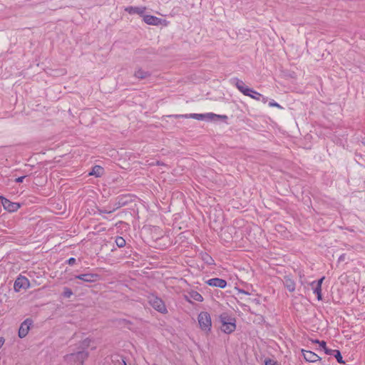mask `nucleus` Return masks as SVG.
Instances as JSON below:
<instances>
[{
  "label": "nucleus",
  "instance_id": "f03ea898",
  "mask_svg": "<svg viewBox=\"0 0 365 365\" xmlns=\"http://www.w3.org/2000/svg\"><path fill=\"white\" fill-rule=\"evenodd\" d=\"M88 352L87 351H78L76 353L66 354L64 359L67 363L73 365H82L88 357Z\"/></svg>",
  "mask_w": 365,
  "mask_h": 365
},
{
  "label": "nucleus",
  "instance_id": "f704fd0d",
  "mask_svg": "<svg viewBox=\"0 0 365 365\" xmlns=\"http://www.w3.org/2000/svg\"><path fill=\"white\" fill-rule=\"evenodd\" d=\"M123 364H124V365H126V363H125V361H123Z\"/></svg>",
  "mask_w": 365,
  "mask_h": 365
},
{
  "label": "nucleus",
  "instance_id": "20e7f679",
  "mask_svg": "<svg viewBox=\"0 0 365 365\" xmlns=\"http://www.w3.org/2000/svg\"><path fill=\"white\" fill-rule=\"evenodd\" d=\"M200 328L205 333H209L212 328L211 316L207 312H201L197 317Z\"/></svg>",
  "mask_w": 365,
  "mask_h": 365
},
{
  "label": "nucleus",
  "instance_id": "2eb2a0df",
  "mask_svg": "<svg viewBox=\"0 0 365 365\" xmlns=\"http://www.w3.org/2000/svg\"><path fill=\"white\" fill-rule=\"evenodd\" d=\"M284 286L287 289V290L290 292H293L296 288V284L294 281L289 277H284L283 280Z\"/></svg>",
  "mask_w": 365,
  "mask_h": 365
},
{
  "label": "nucleus",
  "instance_id": "6e6552de",
  "mask_svg": "<svg viewBox=\"0 0 365 365\" xmlns=\"http://www.w3.org/2000/svg\"><path fill=\"white\" fill-rule=\"evenodd\" d=\"M32 324V319L29 318L25 319L20 325L18 333L19 336L21 339L26 336Z\"/></svg>",
  "mask_w": 365,
  "mask_h": 365
},
{
  "label": "nucleus",
  "instance_id": "c9c22d12",
  "mask_svg": "<svg viewBox=\"0 0 365 365\" xmlns=\"http://www.w3.org/2000/svg\"><path fill=\"white\" fill-rule=\"evenodd\" d=\"M363 144H364V145H365V141H364V142H363Z\"/></svg>",
  "mask_w": 365,
  "mask_h": 365
},
{
  "label": "nucleus",
  "instance_id": "473e14b6",
  "mask_svg": "<svg viewBox=\"0 0 365 365\" xmlns=\"http://www.w3.org/2000/svg\"><path fill=\"white\" fill-rule=\"evenodd\" d=\"M321 341L318 340V339H315V340H312V342L314 343V344H319Z\"/></svg>",
  "mask_w": 365,
  "mask_h": 365
},
{
  "label": "nucleus",
  "instance_id": "b1692460",
  "mask_svg": "<svg viewBox=\"0 0 365 365\" xmlns=\"http://www.w3.org/2000/svg\"><path fill=\"white\" fill-rule=\"evenodd\" d=\"M324 352L327 355L334 356L335 352L336 351V349H331L327 347H326L325 349H324Z\"/></svg>",
  "mask_w": 365,
  "mask_h": 365
},
{
  "label": "nucleus",
  "instance_id": "6ab92c4d",
  "mask_svg": "<svg viewBox=\"0 0 365 365\" xmlns=\"http://www.w3.org/2000/svg\"><path fill=\"white\" fill-rule=\"evenodd\" d=\"M104 170L100 165H95L92 171L89 173L90 175H94L96 177H101L103 174Z\"/></svg>",
  "mask_w": 365,
  "mask_h": 365
},
{
  "label": "nucleus",
  "instance_id": "72a5a7b5",
  "mask_svg": "<svg viewBox=\"0 0 365 365\" xmlns=\"http://www.w3.org/2000/svg\"><path fill=\"white\" fill-rule=\"evenodd\" d=\"M101 212L110 213L111 212L110 211H108V212H107V211H101Z\"/></svg>",
  "mask_w": 365,
  "mask_h": 365
},
{
  "label": "nucleus",
  "instance_id": "7ed1b4c3",
  "mask_svg": "<svg viewBox=\"0 0 365 365\" xmlns=\"http://www.w3.org/2000/svg\"><path fill=\"white\" fill-rule=\"evenodd\" d=\"M220 320L222 324L221 330L225 334H231L236 329V319L230 317L227 314H222L220 316Z\"/></svg>",
  "mask_w": 365,
  "mask_h": 365
},
{
  "label": "nucleus",
  "instance_id": "4468645a",
  "mask_svg": "<svg viewBox=\"0 0 365 365\" xmlns=\"http://www.w3.org/2000/svg\"><path fill=\"white\" fill-rule=\"evenodd\" d=\"M143 21L149 25L158 26L161 23V19L152 15H145L143 16Z\"/></svg>",
  "mask_w": 365,
  "mask_h": 365
},
{
  "label": "nucleus",
  "instance_id": "423d86ee",
  "mask_svg": "<svg viewBox=\"0 0 365 365\" xmlns=\"http://www.w3.org/2000/svg\"><path fill=\"white\" fill-rule=\"evenodd\" d=\"M174 116L175 118H194V119H196L198 120H202L205 118H208L209 119L212 120L215 118L221 117L220 115L214 114L212 113H209L207 114L191 113V114H185V115H175Z\"/></svg>",
  "mask_w": 365,
  "mask_h": 365
},
{
  "label": "nucleus",
  "instance_id": "2f4dec72",
  "mask_svg": "<svg viewBox=\"0 0 365 365\" xmlns=\"http://www.w3.org/2000/svg\"><path fill=\"white\" fill-rule=\"evenodd\" d=\"M239 292H240V293L245 294H247V295H249V294H250V293H249V292H246V291H245V290H243V289H239Z\"/></svg>",
  "mask_w": 365,
  "mask_h": 365
},
{
  "label": "nucleus",
  "instance_id": "dca6fc26",
  "mask_svg": "<svg viewBox=\"0 0 365 365\" xmlns=\"http://www.w3.org/2000/svg\"><path fill=\"white\" fill-rule=\"evenodd\" d=\"M125 11H127L129 14H139L142 15L144 14L145 11V7H138V6H128L125 9Z\"/></svg>",
  "mask_w": 365,
  "mask_h": 365
},
{
  "label": "nucleus",
  "instance_id": "393cba45",
  "mask_svg": "<svg viewBox=\"0 0 365 365\" xmlns=\"http://www.w3.org/2000/svg\"><path fill=\"white\" fill-rule=\"evenodd\" d=\"M269 106L270 107H277V108H282V106L278 103L275 102L274 100H272L271 101H269Z\"/></svg>",
  "mask_w": 365,
  "mask_h": 365
},
{
  "label": "nucleus",
  "instance_id": "aec40b11",
  "mask_svg": "<svg viewBox=\"0 0 365 365\" xmlns=\"http://www.w3.org/2000/svg\"><path fill=\"white\" fill-rule=\"evenodd\" d=\"M201 259L202 261L208 265L214 264V259L212 257L206 252L200 253Z\"/></svg>",
  "mask_w": 365,
  "mask_h": 365
},
{
  "label": "nucleus",
  "instance_id": "ddd939ff",
  "mask_svg": "<svg viewBox=\"0 0 365 365\" xmlns=\"http://www.w3.org/2000/svg\"><path fill=\"white\" fill-rule=\"evenodd\" d=\"M206 283L211 287L225 288L227 286V282L220 278H212L208 279Z\"/></svg>",
  "mask_w": 365,
  "mask_h": 365
},
{
  "label": "nucleus",
  "instance_id": "5701e85b",
  "mask_svg": "<svg viewBox=\"0 0 365 365\" xmlns=\"http://www.w3.org/2000/svg\"><path fill=\"white\" fill-rule=\"evenodd\" d=\"M334 356L336 358V361L340 364H344V361H343L342 356L341 354V352L339 350H336L335 352Z\"/></svg>",
  "mask_w": 365,
  "mask_h": 365
},
{
  "label": "nucleus",
  "instance_id": "9b49d317",
  "mask_svg": "<svg viewBox=\"0 0 365 365\" xmlns=\"http://www.w3.org/2000/svg\"><path fill=\"white\" fill-rule=\"evenodd\" d=\"M75 278L81 279L86 282H94L100 279V275L98 274L86 273L76 275Z\"/></svg>",
  "mask_w": 365,
  "mask_h": 365
},
{
  "label": "nucleus",
  "instance_id": "a211bd4d",
  "mask_svg": "<svg viewBox=\"0 0 365 365\" xmlns=\"http://www.w3.org/2000/svg\"><path fill=\"white\" fill-rule=\"evenodd\" d=\"M188 297L196 302H201L203 301V297L198 292L192 290L188 293Z\"/></svg>",
  "mask_w": 365,
  "mask_h": 365
},
{
  "label": "nucleus",
  "instance_id": "9d476101",
  "mask_svg": "<svg viewBox=\"0 0 365 365\" xmlns=\"http://www.w3.org/2000/svg\"><path fill=\"white\" fill-rule=\"evenodd\" d=\"M0 200L4 208L9 212H15L20 208V205L19 203L11 202L4 196H0Z\"/></svg>",
  "mask_w": 365,
  "mask_h": 365
},
{
  "label": "nucleus",
  "instance_id": "c756f323",
  "mask_svg": "<svg viewBox=\"0 0 365 365\" xmlns=\"http://www.w3.org/2000/svg\"><path fill=\"white\" fill-rule=\"evenodd\" d=\"M267 101H268L267 97H265V96H264L263 95H262V98H261V99H260V101H262V102H263L264 103H266L267 102Z\"/></svg>",
  "mask_w": 365,
  "mask_h": 365
},
{
  "label": "nucleus",
  "instance_id": "0eeeda50",
  "mask_svg": "<svg viewBox=\"0 0 365 365\" xmlns=\"http://www.w3.org/2000/svg\"><path fill=\"white\" fill-rule=\"evenodd\" d=\"M30 287V282L24 276L19 275L15 280L14 284V289L16 292H19L21 289H26Z\"/></svg>",
  "mask_w": 365,
  "mask_h": 365
},
{
  "label": "nucleus",
  "instance_id": "412c9836",
  "mask_svg": "<svg viewBox=\"0 0 365 365\" xmlns=\"http://www.w3.org/2000/svg\"><path fill=\"white\" fill-rule=\"evenodd\" d=\"M115 242L116 245L119 248L124 247L126 244L125 239L123 237H119V236L115 238Z\"/></svg>",
  "mask_w": 365,
  "mask_h": 365
},
{
  "label": "nucleus",
  "instance_id": "a878e982",
  "mask_svg": "<svg viewBox=\"0 0 365 365\" xmlns=\"http://www.w3.org/2000/svg\"><path fill=\"white\" fill-rule=\"evenodd\" d=\"M265 365H278V364L272 359H267L265 360Z\"/></svg>",
  "mask_w": 365,
  "mask_h": 365
},
{
  "label": "nucleus",
  "instance_id": "c85d7f7f",
  "mask_svg": "<svg viewBox=\"0 0 365 365\" xmlns=\"http://www.w3.org/2000/svg\"><path fill=\"white\" fill-rule=\"evenodd\" d=\"M319 344L320 347H322L323 349H325L327 347V344L324 341H321Z\"/></svg>",
  "mask_w": 365,
  "mask_h": 365
},
{
  "label": "nucleus",
  "instance_id": "1a4fd4ad",
  "mask_svg": "<svg viewBox=\"0 0 365 365\" xmlns=\"http://www.w3.org/2000/svg\"><path fill=\"white\" fill-rule=\"evenodd\" d=\"M324 279L325 277H322L318 281H313L310 283V286L313 290V292L317 295V299L319 301L322 299V284Z\"/></svg>",
  "mask_w": 365,
  "mask_h": 365
},
{
  "label": "nucleus",
  "instance_id": "bb28decb",
  "mask_svg": "<svg viewBox=\"0 0 365 365\" xmlns=\"http://www.w3.org/2000/svg\"><path fill=\"white\" fill-rule=\"evenodd\" d=\"M76 262V259L74 257H71L67 260V263L69 265H73Z\"/></svg>",
  "mask_w": 365,
  "mask_h": 365
},
{
  "label": "nucleus",
  "instance_id": "f3484780",
  "mask_svg": "<svg viewBox=\"0 0 365 365\" xmlns=\"http://www.w3.org/2000/svg\"><path fill=\"white\" fill-rule=\"evenodd\" d=\"M150 76L149 71L138 68L134 73V76L138 79H145Z\"/></svg>",
  "mask_w": 365,
  "mask_h": 365
},
{
  "label": "nucleus",
  "instance_id": "f257e3e1",
  "mask_svg": "<svg viewBox=\"0 0 365 365\" xmlns=\"http://www.w3.org/2000/svg\"><path fill=\"white\" fill-rule=\"evenodd\" d=\"M231 82L245 96H249L256 101H260L262 94L245 86V83L237 78L231 79Z\"/></svg>",
  "mask_w": 365,
  "mask_h": 365
},
{
  "label": "nucleus",
  "instance_id": "7c9ffc66",
  "mask_svg": "<svg viewBox=\"0 0 365 365\" xmlns=\"http://www.w3.org/2000/svg\"><path fill=\"white\" fill-rule=\"evenodd\" d=\"M5 342V339L4 337H0V349L2 347Z\"/></svg>",
  "mask_w": 365,
  "mask_h": 365
},
{
  "label": "nucleus",
  "instance_id": "39448f33",
  "mask_svg": "<svg viewBox=\"0 0 365 365\" xmlns=\"http://www.w3.org/2000/svg\"><path fill=\"white\" fill-rule=\"evenodd\" d=\"M149 304L156 311L165 314L167 313L168 310L164 302L155 295H151L148 297Z\"/></svg>",
  "mask_w": 365,
  "mask_h": 365
},
{
  "label": "nucleus",
  "instance_id": "f8f14e48",
  "mask_svg": "<svg viewBox=\"0 0 365 365\" xmlns=\"http://www.w3.org/2000/svg\"><path fill=\"white\" fill-rule=\"evenodd\" d=\"M304 359L309 362H317L321 360V358L315 353L311 351L302 350Z\"/></svg>",
  "mask_w": 365,
  "mask_h": 365
},
{
  "label": "nucleus",
  "instance_id": "4be33fe9",
  "mask_svg": "<svg viewBox=\"0 0 365 365\" xmlns=\"http://www.w3.org/2000/svg\"><path fill=\"white\" fill-rule=\"evenodd\" d=\"M73 294V292L71 291V289L68 287H64L63 289V296L66 298H69L72 296Z\"/></svg>",
  "mask_w": 365,
  "mask_h": 365
},
{
  "label": "nucleus",
  "instance_id": "cd10ccee",
  "mask_svg": "<svg viewBox=\"0 0 365 365\" xmlns=\"http://www.w3.org/2000/svg\"><path fill=\"white\" fill-rule=\"evenodd\" d=\"M25 178V176H21L17 178L15 181L18 183L22 182L24 181V179Z\"/></svg>",
  "mask_w": 365,
  "mask_h": 365
}]
</instances>
